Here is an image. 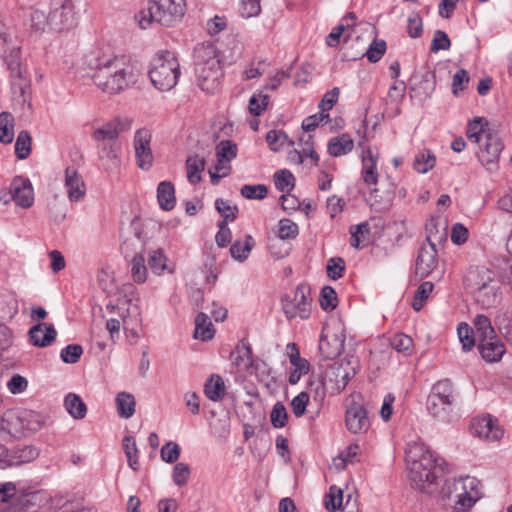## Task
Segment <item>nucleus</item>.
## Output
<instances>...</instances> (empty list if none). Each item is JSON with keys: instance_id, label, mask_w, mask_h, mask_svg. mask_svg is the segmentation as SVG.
Wrapping results in <instances>:
<instances>
[{"instance_id": "35", "label": "nucleus", "mask_w": 512, "mask_h": 512, "mask_svg": "<svg viewBox=\"0 0 512 512\" xmlns=\"http://www.w3.org/2000/svg\"><path fill=\"white\" fill-rule=\"evenodd\" d=\"M214 337L212 322L205 313H198L195 318L194 338L202 341L211 340Z\"/></svg>"}, {"instance_id": "13", "label": "nucleus", "mask_w": 512, "mask_h": 512, "mask_svg": "<svg viewBox=\"0 0 512 512\" xmlns=\"http://www.w3.org/2000/svg\"><path fill=\"white\" fill-rule=\"evenodd\" d=\"M76 24V15L72 0L55 2L48 15V25L55 31L72 28Z\"/></svg>"}, {"instance_id": "43", "label": "nucleus", "mask_w": 512, "mask_h": 512, "mask_svg": "<svg viewBox=\"0 0 512 512\" xmlns=\"http://www.w3.org/2000/svg\"><path fill=\"white\" fill-rule=\"evenodd\" d=\"M122 443L129 467L134 471H137L140 465L138 460V448L135 438L131 435H126L123 438Z\"/></svg>"}, {"instance_id": "31", "label": "nucleus", "mask_w": 512, "mask_h": 512, "mask_svg": "<svg viewBox=\"0 0 512 512\" xmlns=\"http://www.w3.org/2000/svg\"><path fill=\"white\" fill-rule=\"evenodd\" d=\"M226 388L223 378L220 375H211L204 384L205 396L213 401L218 402L225 396Z\"/></svg>"}, {"instance_id": "21", "label": "nucleus", "mask_w": 512, "mask_h": 512, "mask_svg": "<svg viewBox=\"0 0 512 512\" xmlns=\"http://www.w3.org/2000/svg\"><path fill=\"white\" fill-rule=\"evenodd\" d=\"M0 40L7 45V48L3 50L1 57L7 69L10 71V77L12 79H21L23 76L20 69V47L16 44L9 45L7 35L5 33L0 34Z\"/></svg>"}, {"instance_id": "59", "label": "nucleus", "mask_w": 512, "mask_h": 512, "mask_svg": "<svg viewBox=\"0 0 512 512\" xmlns=\"http://www.w3.org/2000/svg\"><path fill=\"white\" fill-rule=\"evenodd\" d=\"M180 453L181 448L174 441L165 443L160 450L161 459L166 463L176 462L180 457Z\"/></svg>"}, {"instance_id": "48", "label": "nucleus", "mask_w": 512, "mask_h": 512, "mask_svg": "<svg viewBox=\"0 0 512 512\" xmlns=\"http://www.w3.org/2000/svg\"><path fill=\"white\" fill-rule=\"evenodd\" d=\"M434 288L433 283L426 281L420 284V286L415 291L413 301H412V308L415 311H420L424 304L426 303L427 299L429 298L430 294L432 293Z\"/></svg>"}, {"instance_id": "53", "label": "nucleus", "mask_w": 512, "mask_h": 512, "mask_svg": "<svg viewBox=\"0 0 512 512\" xmlns=\"http://www.w3.org/2000/svg\"><path fill=\"white\" fill-rule=\"evenodd\" d=\"M320 306L325 311H332L337 307V293L331 286H324L320 292Z\"/></svg>"}, {"instance_id": "16", "label": "nucleus", "mask_w": 512, "mask_h": 512, "mask_svg": "<svg viewBox=\"0 0 512 512\" xmlns=\"http://www.w3.org/2000/svg\"><path fill=\"white\" fill-rule=\"evenodd\" d=\"M471 430L477 437L488 441H497L504 434L498 419L490 414L474 418L471 422Z\"/></svg>"}, {"instance_id": "57", "label": "nucleus", "mask_w": 512, "mask_h": 512, "mask_svg": "<svg viewBox=\"0 0 512 512\" xmlns=\"http://www.w3.org/2000/svg\"><path fill=\"white\" fill-rule=\"evenodd\" d=\"M299 233L298 226L290 219H282L278 223L277 236L281 240L293 239Z\"/></svg>"}, {"instance_id": "32", "label": "nucleus", "mask_w": 512, "mask_h": 512, "mask_svg": "<svg viewBox=\"0 0 512 512\" xmlns=\"http://www.w3.org/2000/svg\"><path fill=\"white\" fill-rule=\"evenodd\" d=\"M436 165L435 154L427 148H423L417 151L413 159V169L420 174H426L432 170Z\"/></svg>"}, {"instance_id": "25", "label": "nucleus", "mask_w": 512, "mask_h": 512, "mask_svg": "<svg viewBox=\"0 0 512 512\" xmlns=\"http://www.w3.org/2000/svg\"><path fill=\"white\" fill-rule=\"evenodd\" d=\"M426 239L428 244L438 246L447 239V222L440 215H432L426 222Z\"/></svg>"}, {"instance_id": "5", "label": "nucleus", "mask_w": 512, "mask_h": 512, "mask_svg": "<svg viewBox=\"0 0 512 512\" xmlns=\"http://www.w3.org/2000/svg\"><path fill=\"white\" fill-rule=\"evenodd\" d=\"M185 12V0H150L147 9L135 14V20L141 29L148 28L152 22L174 27L182 21Z\"/></svg>"}, {"instance_id": "60", "label": "nucleus", "mask_w": 512, "mask_h": 512, "mask_svg": "<svg viewBox=\"0 0 512 512\" xmlns=\"http://www.w3.org/2000/svg\"><path fill=\"white\" fill-rule=\"evenodd\" d=\"M270 420L275 428H283L288 420V414L283 403L277 402L271 411Z\"/></svg>"}, {"instance_id": "63", "label": "nucleus", "mask_w": 512, "mask_h": 512, "mask_svg": "<svg viewBox=\"0 0 512 512\" xmlns=\"http://www.w3.org/2000/svg\"><path fill=\"white\" fill-rule=\"evenodd\" d=\"M386 51V42L384 40H373L369 45L365 55L367 59L372 62H378Z\"/></svg>"}, {"instance_id": "17", "label": "nucleus", "mask_w": 512, "mask_h": 512, "mask_svg": "<svg viewBox=\"0 0 512 512\" xmlns=\"http://www.w3.org/2000/svg\"><path fill=\"white\" fill-rule=\"evenodd\" d=\"M345 423L347 429L360 434L367 432L370 427V421L366 409L359 403H352L346 410Z\"/></svg>"}, {"instance_id": "8", "label": "nucleus", "mask_w": 512, "mask_h": 512, "mask_svg": "<svg viewBox=\"0 0 512 512\" xmlns=\"http://www.w3.org/2000/svg\"><path fill=\"white\" fill-rule=\"evenodd\" d=\"M130 236L127 237L122 243V251L125 257L129 256V252L133 251L134 255L130 262V272L134 282L143 284L147 279V268L145 266V259L142 254L143 243H145L143 232L140 227V222L134 219L130 224Z\"/></svg>"}, {"instance_id": "18", "label": "nucleus", "mask_w": 512, "mask_h": 512, "mask_svg": "<svg viewBox=\"0 0 512 512\" xmlns=\"http://www.w3.org/2000/svg\"><path fill=\"white\" fill-rule=\"evenodd\" d=\"M286 354L293 369L289 373L288 382L291 385L297 384L303 375L310 370V364L307 359L302 358L298 346L295 343H288Z\"/></svg>"}, {"instance_id": "10", "label": "nucleus", "mask_w": 512, "mask_h": 512, "mask_svg": "<svg viewBox=\"0 0 512 512\" xmlns=\"http://www.w3.org/2000/svg\"><path fill=\"white\" fill-rule=\"evenodd\" d=\"M281 304L288 319L309 318L311 312L310 287L306 284L297 285L294 291L282 297Z\"/></svg>"}, {"instance_id": "30", "label": "nucleus", "mask_w": 512, "mask_h": 512, "mask_svg": "<svg viewBox=\"0 0 512 512\" xmlns=\"http://www.w3.org/2000/svg\"><path fill=\"white\" fill-rule=\"evenodd\" d=\"M354 147V141L347 133L332 137L327 145L328 153L333 157H340L348 154Z\"/></svg>"}, {"instance_id": "51", "label": "nucleus", "mask_w": 512, "mask_h": 512, "mask_svg": "<svg viewBox=\"0 0 512 512\" xmlns=\"http://www.w3.org/2000/svg\"><path fill=\"white\" fill-rule=\"evenodd\" d=\"M269 103L268 95L264 94L262 91L255 92L248 104L249 112L254 116H260L262 112L267 108Z\"/></svg>"}, {"instance_id": "49", "label": "nucleus", "mask_w": 512, "mask_h": 512, "mask_svg": "<svg viewBox=\"0 0 512 512\" xmlns=\"http://www.w3.org/2000/svg\"><path fill=\"white\" fill-rule=\"evenodd\" d=\"M365 202L375 211L381 212L387 210L391 204V194H364Z\"/></svg>"}, {"instance_id": "47", "label": "nucleus", "mask_w": 512, "mask_h": 512, "mask_svg": "<svg viewBox=\"0 0 512 512\" xmlns=\"http://www.w3.org/2000/svg\"><path fill=\"white\" fill-rule=\"evenodd\" d=\"M31 143L30 133L26 130L20 131L15 142V154L19 159H26L30 155Z\"/></svg>"}, {"instance_id": "34", "label": "nucleus", "mask_w": 512, "mask_h": 512, "mask_svg": "<svg viewBox=\"0 0 512 512\" xmlns=\"http://www.w3.org/2000/svg\"><path fill=\"white\" fill-rule=\"evenodd\" d=\"M19 422H21V431L27 430L29 432L39 431L44 424V416L32 410L18 411Z\"/></svg>"}, {"instance_id": "41", "label": "nucleus", "mask_w": 512, "mask_h": 512, "mask_svg": "<svg viewBox=\"0 0 512 512\" xmlns=\"http://www.w3.org/2000/svg\"><path fill=\"white\" fill-rule=\"evenodd\" d=\"M254 246V239L247 235L245 241H235L230 247L231 257L239 262L245 261Z\"/></svg>"}, {"instance_id": "55", "label": "nucleus", "mask_w": 512, "mask_h": 512, "mask_svg": "<svg viewBox=\"0 0 512 512\" xmlns=\"http://www.w3.org/2000/svg\"><path fill=\"white\" fill-rule=\"evenodd\" d=\"M83 354V348L79 344H69L60 351V358L64 363L75 364Z\"/></svg>"}, {"instance_id": "52", "label": "nucleus", "mask_w": 512, "mask_h": 512, "mask_svg": "<svg viewBox=\"0 0 512 512\" xmlns=\"http://www.w3.org/2000/svg\"><path fill=\"white\" fill-rule=\"evenodd\" d=\"M391 347L398 353L409 355L412 351L413 340L404 333H396L390 340Z\"/></svg>"}, {"instance_id": "58", "label": "nucleus", "mask_w": 512, "mask_h": 512, "mask_svg": "<svg viewBox=\"0 0 512 512\" xmlns=\"http://www.w3.org/2000/svg\"><path fill=\"white\" fill-rule=\"evenodd\" d=\"M457 333L463 350H471L475 345V338L473 330L469 327V325L466 323H460L457 328Z\"/></svg>"}, {"instance_id": "6", "label": "nucleus", "mask_w": 512, "mask_h": 512, "mask_svg": "<svg viewBox=\"0 0 512 512\" xmlns=\"http://www.w3.org/2000/svg\"><path fill=\"white\" fill-rule=\"evenodd\" d=\"M458 402V392L449 379L436 382L428 395V412L440 421L448 422Z\"/></svg>"}, {"instance_id": "64", "label": "nucleus", "mask_w": 512, "mask_h": 512, "mask_svg": "<svg viewBox=\"0 0 512 512\" xmlns=\"http://www.w3.org/2000/svg\"><path fill=\"white\" fill-rule=\"evenodd\" d=\"M287 140V134L281 130H270L266 135V141L273 151L281 150Z\"/></svg>"}, {"instance_id": "50", "label": "nucleus", "mask_w": 512, "mask_h": 512, "mask_svg": "<svg viewBox=\"0 0 512 512\" xmlns=\"http://www.w3.org/2000/svg\"><path fill=\"white\" fill-rule=\"evenodd\" d=\"M148 264L153 273L160 275L168 269L167 257L161 249L149 253Z\"/></svg>"}, {"instance_id": "7", "label": "nucleus", "mask_w": 512, "mask_h": 512, "mask_svg": "<svg viewBox=\"0 0 512 512\" xmlns=\"http://www.w3.org/2000/svg\"><path fill=\"white\" fill-rule=\"evenodd\" d=\"M180 65L175 55L170 51H162L153 57L149 78L151 83L160 91H169L176 84L180 76Z\"/></svg>"}, {"instance_id": "11", "label": "nucleus", "mask_w": 512, "mask_h": 512, "mask_svg": "<svg viewBox=\"0 0 512 512\" xmlns=\"http://www.w3.org/2000/svg\"><path fill=\"white\" fill-rule=\"evenodd\" d=\"M345 328L342 324L328 327L319 340V350L325 359H335L340 356L345 347Z\"/></svg>"}, {"instance_id": "19", "label": "nucleus", "mask_w": 512, "mask_h": 512, "mask_svg": "<svg viewBox=\"0 0 512 512\" xmlns=\"http://www.w3.org/2000/svg\"><path fill=\"white\" fill-rule=\"evenodd\" d=\"M437 265V246L423 245L416 258L415 272L421 278L427 277Z\"/></svg>"}, {"instance_id": "23", "label": "nucleus", "mask_w": 512, "mask_h": 512, "mask_svg": "<svg viewBox=\"0 0 512 512\" xmlns=\"http://www.w3.org/2000/svg\"><path fill=\"white\" fill-rule=\"evenodd\" d=\"M98 159L107 171H117L121 164L120 147L116 143L97 144Z\"/></svg>"}, {"instance_id": "38", "label": "nucleus", "mask_w": 512, "mask_h": 512, "mask_svg": "<svg viewBox=\"0 0 512 512\" xmlns=\"http://www.w3.org/2000/svg\"><path fill=\"white\" fill-rule=\"evenodd\" d=\"M47 204L55 221H62L65 219L68 211V203L65 196H61V194H52L51 197L47 199Z\"/></svg>"}, {"instance_id": "12", "label": "nucleus", "mask_w": 512, "mask_h": 512, "mask_svg": "<svg viewBox=\"0 0 512 512\" xmlns=\"http://www.w3.org/2000/svg\"><path fill=\"white\" fill-rule=\"evenodd\" d=\"M237 156V145L230 140L221 141L216 147L217 163L208 169L210 180L217 184L231 170L230 161Z\"/></svg>"}, {"instance_id": "2", "label": "nucleus", "mask_w": 512, "mask_h": 512, "mask_svg": "<svg viewBox=\"0 0 512 512\" xmlns=\"http://www.w3.org/2000/svg\"><path fill=\"white\" fill-rule=\"evenodd\" d=\"M406 462L409 467V479L414 488L432 494L436 479L445 472L447 463L422 442L408 444Z\"/></svg>"}, {"instance_id": "62", "label": "nucleus", "mask_w": 512, "mask_h": 512, "mask_svg": "<svg viewBox=\"0 0 512 512\" xmlns=\"http://www.w3.org/2000/svg\"><path fill=\"white\" fill-rule=\"evenodd\" d=\"M326 270L330 279L337 280L343 276L345 261L341 257H332L327 262Z\"/></svg>"}, {"instance_id": "4", "label": "nucleus", "mask_w": 512, "mask_h": 512, "mask_svg": "<svg viewBox=\"0 0 512 512\" xmlns=\"http://www.w3.org/2000/svg\"><path fill=\"white\" fill-rule=\"evenodd\" d=\"M194 65L197 84L207 93L218 90L223 77L221 61L212 44H199L194 49Z\"/></svg>"}, {"instance_id": "39", "label": "nucleus", "mask_w": 512, "mask_h": 512, "mask_svg": "<svg viewBox=\"0 0 512 512\" xmlns=\"http://www.w3.org/2000/svg\"><path fill=\"white\" fill-rule=\"evenodd\" d=\"M115 402L118 415L121 418L128 419L133 416L136 405L133 395L126 392H120L117 394Z\"/></svg>"}, {"instance_id": "40", "label": "nucleus", "mask_w": 512, "mask_h": 512, "mask_svg": "<svg viewBox=\"0 0 512 512\" xmlns=\"http://www.w3.org/2000/svg\"><path fill=\"white\" fill-rule=\"evenodd\" d=\"M14 116L6 111L0 113V142L10 144L14 139Z\"/></svg>"}, {"instance_id": "54", "label": "nucleus", "mask_w": 512, "mask_h": 512, "mask_svg": "<svg viewBox=\"0 0 512 512\" xmlns=\"http://www.w3.org/2000/svg\"><path fill=\"white\" fill-rule=\"evenodd\" d=\"M215 207L218 213L223 217V220L227 222L233 221L237 216L238 208L229 200L219 198L215 201Z\"/></svg>"}, {"instance_id": "36", "label": "nucleus", "mask_w": 512, "mask_h": 512, "mask_svg": "<svg viewBox=\"0 0 512 512\" xmlns=\"http://www.w3.org/2000/svg\"><path fill=\"white\" fill-rule=\"evenodd\" d=\"M64 406L67 412L74 419H83L87 414V406L79 395L68 393L64 399Z\"/></svg>"}, {"instance_id": "29", "label": "nucleus", "mask_w": 512, "mask_h": 512, "mask_svg": "<svg viewBox=\"0 0 512 512\" xmlns=\"http://www.w3.org/2000/svg\"><path fill=\"white\" fill-rule=\"evenodd\" d=\"M499 284L497 280L487 284L485 287H482L475 293L473 296L477 303H479L484 308H490L494 306L499 299Z\"/></svg>"}, {"instance_id": "26", "label": "nucleus", "mask_w": 512, "mask_h": 512, "mask_svg": "<svg viewBox=\"0 0 512 512\" xmlns=\"http://www.w3.org/2000/svg\"><path fill=\"white\" fill-rule=\"evenodd\" d=\"M39 456V449L33 445H17L10 451L8 450V459L6 464L9 466H18L29 463Z\"/></svg>"}, {"instance_id": "56", "label": "nucleus", "mask_w": 512, "mask_h": 512, "mask_svg": "<svg viewBox=\"0 0 512 512\" xmlns=\"http://www.w3.org/2000/svg\"><path fill=\"white\" fill-rule=\"evenodd\" d=\"M280 204L283 210L289 214L297 211L303 205H305V208H310V205L301 201L296 194H281Z\"/></svg>"}, {"instance_id": "1", "label": "nucleus", "mask_w": 512, "mask_h": 512, "mask_svg": "<svg viewBox=\"0 0 512 512\" xmlns=\"http://www.w3.org/2000/svg\"><path fill=\"white\" fill-rule=\"evenodd\" d=\"M84 65L94 85L107 94H119L136 81L124 56L94 51L85 56Z\"/></svg>"}, {"instance_id": "24", "label": "nucleus", "mask_w": 512, "mask_h": 512, "mask_svg": "<svg viewBox=\"0 0 512 512\" xmlns=\"http://www.w3.org/2000/svg\"><path fill=\"white\" fill-rule=\"evenodd\" d=\"M494 280L496 279L493 271L486 267H476L468 271L465 277V286L473 294Z\"/></svg>"}, {"instance_id": "22", "label": "nucleus", "mask_w": 512, "mask_h": 512, "mask_svg": "<svg viewBox=\"0 0 512 512\" xmlns=\"http://www.w3.org/2000/svg\"><path fill=\"white\" fill-rule=\"evenodd\" d=\"M28 336L32 345L43 348L55 341L57 331L53 324L38 323L29 329Z\"/></svg>"}, {"instance_id": "46", "label": "nucleus", "mask_w": 512, "mask_h": 512, "mask_svg": "<svg viewBox=\"0 0 512 512\" xmlns=\"http://www.w3.org/2000/svg\"><path fill=\"white\" fill-rule=\"evenodd\" d=\"M65 187L67 192H84L85 185L81 175L73 167L65 170Z\"/></svg>"}, {"instance_id": "42", "label": "nucleus", "mask_w": 512, "mask_h": 512, "mask_svg": "<svg viewBox=\"0 0 512 512\" xmlns=\"http://www.w3.org/2000/svg\"><path fill=\"white\" fill-rule=\"evenodd\" d=\"M275 188L281 192H291L295 187V177L291 171L280 169L274 173Z\"/></svg>"}, {"instance_id": "61", "label": "nucleus", "mask_w": 512, "mask_h": 512, "mask_svg": "<svg viewBox=\"0 0 512 512\" xmlns=\"http://www.w3.org/2000/svg\"><path fill=\"white\" fill-rule=\"evenodd\" d=\"M496 324L501 335L512 346V317L509 313L498 315Z\"/></svg>"}, {"instance_id": "45", "label": "nucleus", "mask_w": 512, "mask_h": 512, "mask_svg": "<svg viewBox=\"0 0 512 512\" xmlns=\"http://www.w3.org/2000/svg\"><path fill=\"white\" fill-rule=\"evenodd\" d=\"M343 491L336 485L330 486L324 497V506L329 512H336L342 508Z\"/></svg>"}, {"instance_id": "14", "label": "nucleus", "mask_w": 512, "mask_h": 512, "mask_svg": "<svg viewBox=\"0 0 512 512\" xmlns=\"http://www.w3.org/2000/svg\"><path fill=\"white\" fill-rule=\"evenodd\" d=\"M152 134L146 128L138 129L133 138V147L137 166L144 171H148L154 161L151 149Z\"/></svg>"}, {"instance_id": "28", "label": "nucleus", "mask_w": 512, "mask_h": 512, "mask_svg": "<svg viewBox=\"0 0 512 512\" xmlns=\"http://www.w3.org/2000/svg\"><path fill=\"white\" fill-rule=\"evenodd\" d=\"M378 156L370 148L362 152V178L368 185L376 184L378 179L377 172Z\"/></svg>"}, {"instance_id": "3", "label": "nucleus", "mask_w": 512, "mask_h": 512, "mask_svg": "<svg viewBox=\"0 0 512 512\" xmlns=\"http://www.w3.org/2000/svg\"><path fill=\"white\" fill-rule=\"evenodd\" d=\"M466 136L470 142L478 145L476 154L482 165L488 171L496 170L504 148L498 132L489 126L484 117H476L469 121Z\"/></svg>"}, {"instance_id": "44", "label": "nucleus", "mask_w": 512, "mask_h": 512, "mask_svg": "<svg viewBox=\"0 0 512 512\" xmlns=\"http://www.w3.org/2000/svg\"><path fill=\"white\" fill-rule=\"evenodd\" d=\"M473 325L479 339L493 338L496 335L491 320L483 314H478L473 320Z\"/></svg>"}, {"instance_id": "20", "label": "nucleus", "mask_w": 512, "mask_h": 512, "mask_svg": "<svg viewBox=\"0 0 512 512\" xmlns=\"http://www.w3.org/2000/svg\"><path fill=\"white\" fill-rule=\"evenodd\" d=\"M478 350L487 363H497L503 358L506 348L497 335L493 338L479 339Z\"/></svg>"}, {"instance_id": "33", "label": "nucleus", "mask_w": 512, "mask_h": 512, "mask_svg": "<svg viewBox=\"0 0 512 512\" xmlns=\"http://www.w3.org/2000/svg\"><path fill=\"white\" fill-rule=\"evenodd\" d=\"M21 432L18 411L9 410L0 414V433L16 437Z\"/></svg>"}, {"instance_id": "15", "label": "nucleus", "mask_w": 512, "mask_h": 512, "mask_svg": "<svg viewBox=\"0 0 512 512\" xmlns=\"http://www.w3.org/2000/svg\"><path fill=\"white\" fill-rule=\"evenodd\" d=\"M132 120L116 117L94 130L92 137L98 143H116L121 133L131 129Z\"/></svg>"}, {"instance_id": "37", "label": "nucleus", "mask_w": 512, "mask_h": 512, "mask_svg": "<svg viewBox=\"0 0 512 512\" xmlns=\"http://www.w3.org/2000/svg\"><path fill=\"white\" fill-rule=\"evenodd\" d=\"M205 169V160L199 155L189 156L186 160V177L187 180L196 184L201 180V173Z\"/></svg>"}, {"instance_id": "27", "label": "nucleus", "mask_w": 512, "mask_h": 512, "mask_svg": "<svg viewBox=\"0 0 512 512\" xmlns=\"http://www.w3.org/2000/svg\"><path fill=\"white\" fill-rule=\"evenodd\" d=\"M230 361L232 365L237 368L245 367L252 368L254 367V361L252 358V348L251 345L242 339L237 346L230 353Z\"/></svg>"}, {"instance_id": "9", "label": "nucleus", "mask_w": 512, "mask_h": 512, "mask_svg": "<svg viewBox=\"0 0 512 512\" xmlns=\"http://www.w3.org/2000/svg\"><path fill=\"white\" fill-rule=\"evenodd\" d=\"M452 493H456L457 504L460 509L452 512H464V509L471 508L481 497L480 482L475 477L466 476L459 480H445L442 488L444 497H450Z\"/></svg>"}]
</instances>
